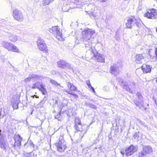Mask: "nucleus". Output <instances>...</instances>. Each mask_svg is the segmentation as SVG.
Masks as SVG:
<instances>
[{"instance_id": "3", "label": "nucleus", "mask_w": 157, "mask_h": 157, "mask_svg": "<svg viewBox=\"0 0 157 157\" xmlns=\"http://www.w3.org/2000/svg\"><path fill=\"white\" fill-rule=\"evenodd\" d=\"M89 9V12L90 13V16L92 18H97L101 16V11L99 8L95 7L93 4H90L88 5Z\"/></svg>"}, {"instance_id": "26", "label": "nucleus", "mask_w": 157, "mask_h": 157, "mask_svg": "<svg viewBox=\"0 0 157 157\" xmlns=\"http://www.w3.org/2000/svg\"><path fill=\"white\" fill-rule=\"evenodd\" d=\"M0 145L1 148L5 149L7 147V142L4 140H0Z\"/></svg>"}, {"instance_id": "31", "label": "nucleus", "mask_w": 157, "mask_h": 157, "mask_svg": "<svg viewBox=\"0 0 157 157\" xmlns=\"http://www.w3.org/2000/svg\"><path fill=\"white\" fill-rule=\"evenodd\" d=\"M85 104L86 106L93 109H96V107L95 105L92 104L90 103H87L86 102L85 103Z\"/></svg>"}, {"instance_id": "23", "label": "nucleus", "mask_w": 157, "mask_h": 157, "mask_svg": "<svg viewBox=\"0 0 157 157\" xmlns=\"http://www.w3.org/2000/svg\"><path fill=\"white\" fill-rule=\"evenodd\" d=\"M3 46L9 51L12 44L5 41H3L2 43Z\"/></svg>"}, {"instance_id": "32", "label": "nucleus", "mask_w": 157, "mask_h": 157, "mask_svg": "<svg viewBox=\"0 0 157 157\" xmlns=\"http://www.w3.org/2000/svg\"><path fill=\"white\" fill-rule=\"evenodd\" d=\"M75 126L79 124H81L80 120L78 117H75Z\"/></svg>"}, {"instance_id": "55", "label": "nucleus", "mask_w": 157, "mask_h": 157, "mask_svg": "<svg viewBox=\"0 0 157 157\" xmlns=\"http://www.w3.org/2000/svg\"><path fill=\"white\" fill-rule=\"evenodd\" d=\"M59 104H61V103H60V102H59Z\"/></svg>"}, {"instance_id": "44", "label": "nucleus", "mask_w": 157, "mask_h": 157, "mask_svg": "<svg viewBox=\"0 0 157 157\" xmlns=\"http://www.w3.org/2000/svg\"><path fill=\"white\" fill-rule=\"evenodd\" d=\"M91 90H92V91L93 92V93L94 94H95L96 93L95 92V91L94 90V88L93 87H91Z\"/></svg>"}, {"instance_id": "18", "label": "nucleus", "mask_w": 157, "mask_h": 157, "mask_svg": "<svg viewBox=\"0 0 157 157\" xmlns=\"http://www.w3.org/2000/svg\"><path fill=\"white\" fill-rule=\"evenodd\" d=\"M6 35L9 37V39L12 42H15L17 40V37L16 35L10 32L6 33Z\"/></svg>"}, {"instance_id": "25", "label": "nucleus", "mask_w": 157, "mask_h": 157, "mask_svg": "<svg viewBox=\"0 0 157 157\" xmlns=\"http://www.w3.org/2000/svg\"><path fill=\"white\" fill-rule=\"evenodd\" d=\"M67 86L68 88L71 91H75L76 90V87L74 86L72 84H71V83L68 82L67 83Z\"/></svg>"}, {"instance_id": "1", "label": "nucleus", "mask_w": 157, "mask_h": 157, "mask_svg": "<svg viewBox=\"0 0 157 157\" xmlns=\"http://www.w3.org/2000/svg\"><path fill=\"white\" fill-rule=\"evenodd\" d=\"M94 33V30L88 28L85 29L82 32V39L83 41L84 42L85 47L87 48V50L91 49L93 50V47H92L91 45L92 40L91 35Z\"/></svg>"}, {"instance_id": "21", "label": "nucleus", "mask_w": 157, "mask_h": 157, "mask_svg": "<svg viewBox=\"0 0 157 157\" xmlns=\"http://www.w3.org/2000/svg\"><path fill=\"white\" fill-rule=\"evenodd\" d=\"M151 68L152 67L151 66L147 64L143 65L142 66V70L144 73H147L150 72L151 71Z\"/></svg>"}, {"instance_id": "30", "label": "nucleus", "mask_w": 157, "mask_h": 157, "mask_svg": "<svg viewBox=\"0 0 157 157\" xmlns=\"http://www.w3.org/2000/svg\"><path fill=\"white\" fill-rule=\"evenodd\" d=\"M54 1V0H43L42 4L44 6H46L49 5Z\"/></svg>"}, {"instance_id": "54", "label": "nucleus", "mask_w": 157, "mask_h": 157, "mask_svg": "<svg viewBox=\"0 0 157 157\" xmlns=\"http://www.w3.org/2000/svg\"><path fill=\"white\" fill-rule=\"evenodd\" d=\"M116 88L117 89V87H116Z\"/></svg>"}, {"instance_id": "17", "label": "nucleus", "mask_w": 157, "mask_h": 157, "mask_svg": "<svg viewBox=\"0 0 157 157\" xmlns=\"http://www.w3.org/2000/svg\"><path fill=\"white\" fill-rule=\"evenodd\" d=\"M110 72L114 75H117L119 73V70L117 66L113 65L110 67Z\"/></svg>"}, {"instance_id": "15", "label": "nucleus", "mask_w": 157, "mask_h": 157, "mask_svg": "<svg viewBox=\"0 0 157 157\" xmlns=\"http://www.w3.org/2000/svg\"><path fill=\"white\" fill-rule=\"evenodd\" d=\"M152 151V148L149 146H144L143 147V150L141 152V154L143 156L147 154H149Z\"/></svg>"}, {"instance_id": "51", "label": "nucleus", "mask_w": 157, "mask_h": 157, "mask_svg": "<svg viewBox=\"0 0 157 157\" xmlns=\"http://www.w3.org/2000/svg\"><path fill=\"white\" fill-rule=\"evenodd\" d=\"M75 43H77V44H78L79 43V42H77V41H75Z\"/></svg>"}, {"instance_id": "24", "label": "nucleus", "mask_w": 157, "mask_h": 157, "mask_svg": "<svg viewBox=\"0 0 157 157\" xmlns=\"http://www.w3.org/2000/svg\"><path fill=\"white\" fill-rule=\"evenodd\" d=\"M9 51L21 53V52L19 49L13 44H12Z\"/></svg>"}, {"instance_id": "33", "label": "nucleus", "mask_w": 157, "mask_h": 157, "mask_svg": "<svg viewBox=\"0 0 157 157\" xmlns=\"http://www.w3.org/2000/svg\"><path fill=\"white\" fill-rule=\"evenodd\" d=\"M40 84L39 82H37L35 83L31 87V88L32 89H35L36 88H37L39 89V85Z\"/></svg>"}, {"instance_id": "46", "label": "nucleus", "mask_w": 157, "mask_h": 157, "mask_svg": "<svg viewBox=\"0 0 157 157\" xmlns=\"http://www.w3.org/2000/svg\"><path fill=\"white\" fill-rule=\"evenodd\" d=\"M61 105L60 106H59V107L60 109L61 110H62V108H63V107L64 106V105H63V104L62 103H61Z\"/></svg>"}, {"instance_id": "14", "label": "nucleus", "mask_w": 157, "mask_h": 157, "mask_svg": "<svg viewBox=\"0 0 157 157\" xmlns=\"http://www.w3.org/2000/svg\"><path fill=\"white\" fill-rule=\"evenodd\" d=\"M117 80L120 83H121V86L124 89H125L126 91L129 92V93H132V91L131 90L130 88L128 86L127 82H124L123 81L122 79L120 78H117Z\"/></svg>"}, {"instance_id": "27", "label": "nucleus", "mask_w": 157, "mask_h": 157, "mask_svg": "<svg viewBox=\"0 0 157 157\" xmlns=\"http://www.w3.org/2000/svg\"><path fill=\"white\" fill-rule=\"evenodd\" d=\"M23 155L25 157H35L34 153L33 151L31 152H24Z\"/></svg>"}, {"instance_id": "40", "label": "nucleus", "mask_w": 157, "mask_h": 157, "mask_svg": "<svg viewBox=\"0 0 157 157\" xmlns=\"http://www.w3.org/2000/svg\"><path fill=\"white\" fill-rule=\"evenodd\" d=\"M31 80V78H30L29 76V77L25 78L24 81L25 82H29Z\"/></svg>"}, {"instance_id": "19", "label": "nucleus", "mask_w": 157, "mask_h": 157, "mask_svg": "<svg viewBox=\"0 0 157 157\" xmlns=\"http://www.w3.org/2000/svg\"><path fill=\"white\" fill-rule=\"evenodd\" d=\"M34 145L31 141H28L24 145L25 148L27 149L28 151H32L34 148Z\"/></svg>"}, {"instance_id": "10", "label": "nucleus", "mask_w": 157, "mask_h": 157, "mask_svg": "<svg viewBox=\"0 0 157 157\" xmlns=\"http://www.w3.org/2000/svg\"><path fill=\"white\" fill-rule=\"evenodd\" d=\"M37 46L40 50L44 52H47L48 51V49L46 44L43 40L39 38L37 42Z\"/></svg>"}, {"instance_id": "16", "label": "nucleus", "mask_w": 157, "mask_h": 157, "mask_svg": "<svg viewBox=\"0 0 157 157\" xmlns=\"http://www.w3.org/2000/svg\"><path fill=\"white\" fill-rule=\"evenodd\" d=\"M75 128L77 131H79L81 132V134H80V136H82V137L84 135V134L86 133V131L85 130L86 127L84 126H82V124H79V125L75 126Z\"/></svg>"}, {"instance_id": "47", "label": "nucleus", "mask_w": 157, "mask_h": 157, "mask_svg": "<svg viewBox=\"0 0 157 157\" xmlns=\"http://www.w3.org/2000/svg\"><path fill=\"white\" fill-rule=\"evenodd\" d=\"M34 97H35L36 98H39V96H37V95H34L33 96H31V97H32L33 98H34Z\"/></svg>"}, {"instance_id": "36", "label": "nucleus", "mask_w": 157, "mask_h": 157, "mask_svg": "<svg viewBox=\"0 0 157 157\" xmlns=\"http://www.w3.org/2000/svg\"><path fill=\"white\" fill-rule=\"evenodd\" d=\"M11 104L16 102H18L17 98L16 97H13L11 99Z\"/></svg>"}, {"instance_id": "11", "label": "nucleus", "mask_w": 157, "mask_h": 157, "mask_svg": "<svg viewBox=\"0 0 157 157\" xmlns=\"http://www.w3.org/2000/svg\"><path fill=\"white\" fill-rule=\"evenodd\" d=\"M93 50L90 49V51L93 53V55L94 58V59L98 62H103L105 60V57L104 55L98 53H96L94 47L93 48Z\"/></svg>"}, {"instance_id": "41", "label": "nucleus", "mask_w": 157, "mask_h": 157, "mask_svg": "<svg viewBox=\"0 0 157 157\" xmlns=\"http://www.w3.org/2000/svg\"><path fill=\"white\" fill-rule=\"evenodd\" d=\"M139 135L137 133H136L134 134L133 136L134 138L135 139H136L137 140H138V138L139 137Z\"/></svg>"}, {"instance_id": "42", "label": "nucleus", "mask_w": 157, "mask_h": 157, "mask_svg": "<svg viewBox=\"0 0 157 157\" xmlns=\"http://www.w3.org/2000/svg\"><path fill=\"white\" fill-rule=\"evenodd\" d=\"M86 83L87 84V85H88V87L90 88V89L91 88V87H93L92 86H91V85L90 83V80H87L86 81Z\"/></svg>"}, {"instance_id": "6", "label": "nucleus", "mask_w": 157, "mask_h": 157, "mask_svg": "<svg viewBox=\"0 0 157 157\" xmlns=\"http://www.w3.org/2000/svg\"><path fill=\"white\" fill-rule=\"evenodd\" d=\"M48 30L51 33L55 35L58 40H62V33L60 32L59 29H58L57 26L52 27V28L49 29Z\"/></svg>"}, {"instance_id": "56", "label": "nucleus", "mask_w": 157, "mask_h": 157, "mask_svg": "<svg viewBox=\"0 0 157 157\" xmlns=\"http://www.w3.org/2000/svg\"><path fill=\"white\" fill-rule=\"evenodd\" d=\"M109 91V90H107V91Z\"/></svg>"}, {"instance_id": "12", "label": "nucleus", "mask_w": 157, "mask_h": 157, "mask_svg": "<svg viewBox=\"0 0 157 157\" xmlns=\"http://www.w3.org/2000/svg\"><path fill=\"white\" fill-rule=\"evenodd\" d=\"M22 138L19 135H16L14 136L15 142L14 144L13 145L12 148L16 149L19 147L21 145V141Z\"/></svg>"}, {"instance_id": "53", "label": "nucleus", "mask_w": 157, "mask_h": 157, "mask_svg": "<svg viewBox=\"0 0 157 157\" xmlns=\"http://www.w3.org/2000/svg\"><path fill=\"white\" fill-rule=\"evenodd\" d=\"M156 82H157V77L156 78Z\"/></svg>"}, {"instance_id": "52", "label": "nucleus", "mask_w": 157, "mask_h": 157, "mask_svg": "<svg viewBox=\"0 0 157 157\" xmlns=\"http://www.w3.org/2000/svg\"><path fill=\"white\" fill-rule=\"evenodd\" d=\"M56 101V103H58V101H56H56Z\"/></svg>"}, {"instance_id": "7", "label": "nucleus", "mask_w": 157, "mask_h": 157, "mask_svg": "<svg viewBox=\"0 0 157 157\" xmlns=\"http://www.w3.org/2000/svg\"><path fill=\"white\" fill-rule=\"evenodd\" d=\"M57 65L58 66L62 69H68L72 71L74 73V71L72 66L70 63L67 62L63 60L58 61Z\"/></svg>"}, {"instance_id": "13", "label": "nucleus", "mask_w": 157, "mask_h": 157, "mask_svg": "<svg viewBox=\"0 0 157 157\" xmlns=\"http://www.w3.org/2000/svg\"><path fill=\"white\" fill-rule=\"evenodd\" d=\"M148 53L150 58L153 61L157 60V48H154L149 50Z\"/></svg>"}, {"instance_id": "8", "label": "nucleus", "mask_w": 157, "mask_h": 157, "mask_svg": "<svg viewBox=\"0 0 157 157\" xmlns=\"http://www.w3.org/2000/svg\"><path fill=\"white\" fill-rule=\"evenodd\" d=\"M13 15L14 18L17 21L22 22L24 17L22 12L17 9H15L13 10Z\"/></svg>"}, {"instance_id": "45", "label": "nucleus", "mask_w": 157, "mask_h": 157, "mask_svg": "<svg viewBox=\"0 0 157 157\" xmlns=\"http://www.w3.org/2000/svg\"><path fill=\"white\" fill-rule=\"evenodd\" d=\"M45 101L44 100V99H43L42 101L40 102L39 104L40 105L42 104L43 103H44L45 102Z\"/></svg>"}, {"instance_id": "5", "label": "nucleus", "mask_w": 157, "mask_h": 157, "mask_svg": "<svg viewBox=\"0 0 157 157\" xmlns=\"http://www.w3.org/2000/svg\"><path fill=\"white\" fill-rule=\"evenodd\" d=\"M137 146L132 145L126 148L125 151L121 150L120 152L123 156L125 155L126 156H129L132 155L137 151Z\"/></svg>"}, {"instance_id": "38", "label": "nucleus", "mask_w": 157, "mask_h": 157, "mask_svg": "<svg viewBox=\"0 0 157 157\" xmlns=\"http://www.w3.org/2000/svg\"><path fill=\"white\" fill-rule=\"evenodd\" d=\"M50 82L51 83L53 84L55 86H60V85L59 84L57 83L56 81H55L53 80H51Z\"/></svg>"}, {"instance_id": "2", "label": "nucleus", "mask_w": 157, "mask_h": 157, "mask_svg": "<svg viewBox=\"0 0 157 157\" xmlns=\"http://www.w3.org/2000/svg\"><path fill=\"white\" fill-rule=\"evenodd\" d=\"M63 136V134L61 133L59 136L58 141L55 144L57 151L60 152H64L67 148L66 143L64 139Z\"/></svg>"}, {"instance_id": "48", "label": "nucleus", "mask_w": 157, "mask_h": 157, "mask_svg": "<svg viewBox=\"0 0 157 157\" xmlns=\"http://www.w3.org/2000/svg\"><path fill=\"white\" fill-rule=\"evenodd\" d=\"M101 2H105L107 0H99Z\"/></svg>"}, {"instance_id": "34", "label": "nucleus", "mask_w": 157, "mask_h": 157, "mask_svg": "<svg viewBox=\"0 0 157 157\" xmlns=\"http://www.w3.org/2000/svg\"><path fill=\"white\" fill-rule=\"evenodd\" d=\"M66 92L68 94H71V96L72 97H73L75 99H77L78 98V96L76 94H73L72 93L71 91H70L69 90H67L66 91Z\"/></svg>"}, {"instance_id": "39", "label": "nucleus", "mask_w": 157, "mask_h": 157, "mask_svg": "<svg viewBox=\"0 0 157 157\" xmlns=\"http://www.w3.org/2000/svg\"><path fill=\"white\" fill-rule=\"evenodd\" d=\"M82 2L83 0H74V3L77 5L80 4L82 3Z\"/></svg>"}, {"instance_id": "28", "label": "nucleus", "mask_w": 157, "mask_h": 157, "mask_svg": "<svg viewBox=\"0 0 157 157\" xmlns=\"http://www.w3.org/2000/svg\"><path fill=\"white\" fill-rule=\"evenodd\" d=\"M40 87L39 89L42 93L44 95L47 93L46 89L44 87V86L42 83L40 84Z\"/></svg>"}, {"instance_id": "20", "label": "nucleus", "mask_w": 157, "mask_h": 157, "mask_svg": "<svg viewBox=\"0 0 157 157\" xmlns=\"http://www.w3.org/2000/svg\"><path fill=\"white\" fill-rule=\"evenodd\" d=\"M138 96L140 100V101L135 100L134 102L137 106L139 108H141L143 105V98L140 94H138Z\"/></svg>"}, {"instance_id": "29", "label": "nucleus", "mask_w": 157, "mask_h": 157, "mask_svg": "<svg viewBox=\"0 0 157 157\" xmlns=\"http://www.w3.org/2000/svg\"><path fill=\"white\" fill-rule=\"evenodd\" d=\"M31 79L36 78V79H40L42 78L43 77L34 74H29V75Z\"/></svg>"}, {"instance_id": "37", "label": "nucleus", "mask_w": 157, "mask_h": 157, "mask_svg": "<svg viewBox=\"0 0 157 157\" xmlns=\"http://www.w3.org/2000/svg\"><path fill=\"white\" fill-rule=\"evenodd\" d=\"M18 102H16L12 104V106L14 109H17L18 108Z\"/></svg>"}, {"instance_id": "4", "label": "nucleus", "mask_w": 157, "mask_h": 157, "mask_svg": "<svg viewBox=\"0 0 157 157\" xmlns=\"http://www.w3.org/2000/svg\"><path fill=\"white\" fill-rule=\"evenodd\" d=\"M127 21L126 25L128 28L131 29L133 25L136 26L137 28L140 27L141 26L140 19L135 18V17H129L127 18Z\"/></svg>"}, {"instance_id": "49", "label": "nucleus", "mask_w": 157, "mask_h": 157, "mask_svg": "<svg viewBox=\"0 0 157 157\" xmlns=\"http://www.w3.org/2000/svg\"><path fill=\"white\" fill-rule=\"evenodd\" d=\"M56 157H65L63 155H58Z\"/></svg>"}, {"instance_id": "50", "label": "nucleus", "mask_w": 157, "mask_h": 157, "mask_svg": "<svg viewBox=\"0 0 157 157\" xmlns=\"http://www.w3.org/2000/svg\"><path fill=\"white\" fill-rule=\"evenodd\" d=\"M59 115H57V116H56L55 117V118H57V119H58L59 118Z\"/></svg>"}, {"instance_id": "43", "label": "nucleus", "mask_w": 157, "mask_h": 157, "mask_svg": "<svg viewBox=\"0 0 157 157\" xmlns=\"http://www.w3.org/2000/svg\"><path fill=\"white\" fill-rule=\"evenodd\" d=\"M140 124H141V125H142L144 127H146L147 126L146 125L144 122H143L140 121Z\"/></svg>"}, {"instance_id": "35", "label": "nucleus", "mask_w": 157, "mask_h": 157, "mask_svg": "<svg viewBox=\"0 0 157 157\" xmlns=\"http://www.w3.org/2000/svg\"><path fill=\"white\" fill-rule=\"evenodd\" d=\"M5 115V113L4 110L0 109V119L2 118Z\"/></svg>"}, {"instance_id": "22", "label": "nucleus", "mask_w": 157, "mask_h": 157, "mask_svg": "<svg viewBox=\"0 0 157 157\" xmlns=\"http://www.w3.org/2000/svg\"><path fill=\"white\" fill-rule=\"evenodd\" d=\"M144 58V56L142 54H137L136 56L135 59L137 63H140L142 62V60Z\"/></svg>"}, {"instance_id": "9", "label": "nucleus", "mask_w": 157, "mask_h": 157, "mask_svg": "<svg viewBox=\"0 0 157 157\" xmlns=\"http://www.w3.org/2000/svg\"><path fill=\"white\" fill-rule=\"evenodd\" d=\"M157 10L155 9H152L148 11L144 14V16L148 18L155 19L157 17Z\"/></svg>"}]
</instances>
